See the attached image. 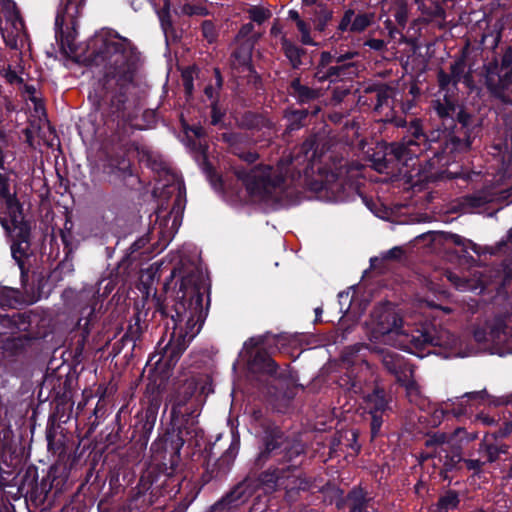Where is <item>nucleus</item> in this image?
I'll use <instances>...</instances> for the list:
<instances>
[{"label":"nucleus","instance_id":"obj_3","mask_svg":"<svg viewBox=\"0 0 512 512\" xmlns=\"http://www.w3.org/2000/svg\"><path fill=\"white\" fill-rule=\"evenodd\" d=\"M100 53L106 62V78L114 79L121 87L133 81L139 62V53L130 40L120 36L107 39Z\"/></svg>","mask_w":512,"mask_h":512},{"label":"nucleus","instance_id":"obj_31","mask_svg":"<svg viewBox=\"0 0 512 512\" xmlns=\"http://www.w3.org/2000/svg\"><path fill=\"white\" fill-rule=\"evenodd\" d=\"M28 248V242L22 241L19 243H14L11 247L13 258L20 264L22 258L26 254V249Z\"/></svg>","mask_w":512,"mask_h":512},{"label":"nucleus","instance_id":"obj_64","mask_svg":"<svg viewBox=\"0 0 512 512\" xmlns=\"http://www.w3.org/2000/svg\"><path fill=\"white\" fill-rule=\"evenodd\" d=\"M0 221H1L2 226H3L4 228H6V229H8V228H9V225H8L7 220H5V219H1V218H0Z\"/></svg>","mask_w":512,"mask_h":512},{"label":"nucleus","instance_id":"obj_13","mask_svg":"<svg viewBox=\"0 0 512 512\" xmlns=\"http://www.w3.org/2000/svg\"><path fill=\"white\" fill-rule=\"evenodd\" d=\"M350 512H375L371 499H367L361 490H354L348 495Z\"/></svg>","mask_w":512,"mask_h":512},{"label":"nucleus","instance_id":"obj_26","mask_svg":"<svg viewBox=\"0 0 512 512\" xmlns=\"http://www.w3.org/2000/svg\"><path fill=\"white\" fill-rule=\"evenodd\" d=\"M448 280L454 284V286L461 291H468V290H474L476 289V286L467 279H462L458 275L449 273L447 275Z\"/></svg>","mask_w":512,"mask_h":512},{"label":"nucleus","instance_id":"obj_55","mask_svg":"<svg viewBox=\"0 0 512 512\" xmlns=\"http://www.w3.org/2000/svg\"><path fill=\"white\" fill-rule=\"evenodd\" d=\"M452 412L455 416H461L465 413V408L462 406V404L459 405L457 408H453Z\"/></svg>","mask_w":512,"mask_h":512},{"label":"nucleus","instance_id":"obj_47","mask_svg":"<svg viewBox=\"0 0 512 512\" xmlns=\"http://www.w3.org/2000/svg\"><path fill=\"white\" fill-rule=\"evenodd\" d=\"M356 55V52H347L345 54L336 55L335 64H346V61L353 59Z\"/></svg>","mask_w":512,"mask_h":512},{"label":"nucleus","instance_id":"obj_62","mask_svg":"<svg viewBox=\"0 0 512 512\" xmlns=\"http://www.w3.org/2000/svg\"><path fill=\"white\" fill-rule=\"evenodd\" d=\"M232 138H234L233 135H227V134H223V139L227 142H230L232 140Z\"/></svg>","mask_w":512,"mask_h":512},{"label":"nucleus","instance_id":"obj_8","mask_svg":"<svg viewBox=\"0 0 512 512\" xmlns=\"http://www.w3.org/2000/svg\"><path fill=\"white\" fill-rule=\"evenodd\" d=\"M486 86L492 94L502 97L503 93L511 84L512 76L505 75L503 70L499 68L497 61L489 63L485 68Z\"/></svg>","mask_w":512,"mask_h":512},{"label":"nucleus","instance_id":"obj_28","mask_svg":"<svg viewBox=\"0 0 512 512\" xmlns=\"http://www.w3.org/2000/svg\"><path fill=\"white\" fill-rule=\"evenodd\" d=\"M236 455H237V449L232 444L227 449V451L219 458L218 465L219 466L226 465V467L229 468L230 465L233 463L234 459L236 458Z\"/></svg>","mask_w":512,"mask_h":512},{"label":"nucleus","instance_id":"obj_39","mask_svg":"<svg viewBox=\"0 0 512 512\" xmlns=\"http://www.w3.org/2000/svg\"><path fill=\"white\" fill-rule=\"evenodd\" d=\"M464 463L469 470L480 472L485 461L482 459H465Z\"/></svg>","mask_w":512,"mask_h":512},{"label":"nucleus","instance_id":"obj_15","mask_svg":"<svg viewBox=\"0 0 512 512\" xmlns=\"http://www.w3.org/2000/svg\"><path fill=\"white\" fill-rule=\"evenodd\" d=\"M433 107L437 115L443 120L448 118L452 119L456 112L455 104L448 98L447 95H444L442 100L438 99L434 101Z\"/></svg>","mask_w":512,"mask_h":512},{"label":"nucleus","instance_id":"obj_10","mask_svg":"<svg viewBox=\"0 0 512 512\" xmlns=\"http://www.w3.org/2000/svg\"><path fill=\"white\" fill-rule=\"evenodd\" d=\"M85 0H61L55 23L57 26L71 24L74 26L76 19L81 14Z\"/></svg>","mask_w":512,"mask_h":512},{"label":"nucleus","instance_id":"obj_38","mask_svg":"<svg viewBox=\"0 0 512 512\" xmlns=\"http://www.w3.org/2000/svg\"><path fill=\"white\" fill-rule=\"evenodd\" d=\"M438 83L441 89H447L453 83L452 74H447L443 70L438 73Z\"/></svg>","mask_w":512,"mask_h":512},{"label":"nucleus","instance_id":"obj_46","mask_svg":"<svg viewBox=\"0 0 512 512\" xmlns=\"http://www.w3.org/2000/svg\"><path fill=\"white\" fill-rule=\"evenodd\" d=\"M402 255H403L402 248L394 247L385 253L384 258L385 259H399Z\"/></svg>","mask_w":512,"mask_h":512},{"label":"nucleus","instance_id":"obj_35","mask_svg":"<svg viewBox=\"0 0 512 512\" xmlns=\"http://www.w3.org/2000/svg\"><path fill=\"white\" fill-rule=\"evenodd\" d=\"M372 421H371V434L374 438L380 431L383 420L379 413H371Z\"/></svg>","mask_w":512,"mask_h":512},{"label":"nucleus","instance_id":"obj_44","mask_svg":"<svg viewBox=\"0 0 512 512\" xmlns=\"http://www.w3.org/2000/svg\"><path fill=\"white\" fill-rule=\"evenodd\" d=\"M365 46H368L369 48L375 50V51H381L385 47V42L382 39H369L364 43Z\"/></svg>","mask_w":512,"mask_h":512},{"label":"nucleus","instance_id":"obj_27","mask_svg":"<svg viewBox=\"0 0 512 512\" xmlns=\"http://www.w3.org/2000/svg\"><path fill=\"white\" fill-rule=\"evenodd\" d=\"M353 65L351 63L349 64H343V65H339V64H336L335 66H327L326 67V71L329 75V81H334L336 80L338 77H340L341 75L344 74V71L350 67H352Z\"/></svg>","mask_w":512,"mask_h":512},{"label":"nucleus","instance_id":"obj_6","mask_svg":"<svg viewBox=\"0 0 512 512\" xmlns=\"http://www.w3.org/2000/svg\"><path fill=\"white\" fill-rule=\"evenodd\" d=\"M9 158H12V155L4 152L2 146H0V169L4 171V173H0V196L5 201L6 208L11 217V223L15 226L22 221V216L20 205L14 195L11 194L9 188V177L7 173L10 170Z\"/></svg>","mask_w":512,"mask_h":512},{"label":"nucleus","instance_id":"obj_16","mask_svg":"<svg viewBox=\"0 0 512 512\" xmlns=\"http://www.w3.org/2000/svg\"><path fill=\"white\" fill-rule=\"evenodd\" d=\"M292 89L294 95L301 102H308L320 96L319 90L312 89L308 86L302 85L299 80H294L292 82Z\"/></svg>","mask_w":512,"mask_h":512},{"label":"nucleus","instance_id":"obj_49","mask_svg":"<svg viewBox=\"0 0 512 512\" xmlns=\"http://www.w3.org/2000/svg\"><path fill=\"white\" fill-rule=\"evenodd\" d=\"M182 77H183V81H184V86H185L186 92L188 94H191L192 90H193V83H192L191 73L186 71V72L183 73Z\"/></svg>","mask_w":512,"mask_h":512},{"label":"nucleus","instance_id":"obj_34","mask_svg":"<svg viewBox=\"0 0 512 512\" xmlns=\"http://www.w3.org/2000/svg\"><path fill=\"white\" fill-rule=\"evenodd\" d=\"M285 456L288 460H291L293 457L300 455L303 452V446L300 443H294L290 447L285 446Z\"/></svg>","mask_w":512,"mask_h":512},{"label":"nucleus","instance_id":"obj_21","mask_svg":"<svg viewBox=\"0 0 512 512\" xmlns=\"http://www.w3.org/2000/svg\"><path fill=\"white\" fill-rule=\"evenodd\" d=\"M470 145L469 139L462 140L454 135H449V138L446 140L445 150H449V152L465 151L469 149Z\"/></svg>","mask_w":512,"mask_h":512},{"label":"nucleus","instance_id":"obj_18","mask_svg":"<svg viewBox=\"0 0 512 512\" xmlns=\"http://www.w3.org/2000/svg\"><path fill=\"white\" fill-rule=\"evenodd\" d=\"M378 353L381 356V360L385 368L391 373H397L402 364L399 355L385 351H379Z\"/></svg>","mask_w":512,"mask_h":512},{"label":"nucleus","instance_id":"obj_40","mask_svg":"<svg viewBox=\"0 0 512 512\" xmlns=\"http://www.w3.org/2000/svg\"><path fill=\"white\" fill-rule=\"evenodd\" d=\"M211 108V124L217 125L222 121L223 113L219 110L216 102L212 103Z\"/></svg>","mask_w":512,"mask_h":512},{"label":"nucleus","instance_id":"obj_11","mask_svg":"<svg viewBox=\"0 0 512 512\" xmlns=\"http://www.w3.org/2000/svg\"><path fill=\"white\" fill-rule=\"evenodd\" d=\"M285 443L283 433L275 426L268 427L264 438V449L259 453V461L265 462L273 453Z\"/></svg>","mask_w":512,"mask_h":512},{"label":"nucleus","instance_id":"obj_59","mask_svg":"<svg viewBox=\"0 0 512 512\" xmlns=\"http://www.w3.org/2000/svg\"><path fill=\"white\" fill-rule=\"evenodd\" d=\"M407 390L409 393L413 392V391H417V388H416V385L414 382H410L408 385H407Z\"/></svg>","mask_w":512,"mask_h":512},{"label":"nucleus","instance_id":"obj_5","mask_svg":"<svg viewBox=\"0 0 512 512\" xmlns=\"http://www.w3.org/2000/svg\"><path fill=\"white\" fill-rule=\"evenodd\" d=\"M235 173L252 192L270 193L271 189L280 187L284 182L283 174L270 166H259L249 172L238 169Z\"/></svg>","mask_w":512,"mask_h":512},{"label":"nucleus","instance_id":"obj_52","mask_svg":"<svg viewBox=\"0 0 512 512\" xmlns=\"http://www.w3.org/2000/svg\"><path fill=\"white\" fill-rule=\"evenodd\" d=\"M457 118L459 123L462 124V128H465L469 124L470 116L467 113L460 111L457 114Z\"/></svg>","mask_w":512,"mask_h":512},{"label":"nucleus","instance_id":"obj_61","mask_svg":"<svg viewBox=\"0 0 512 512\" xmlns=\"http://www.w3.org/2000/svg\"><path fill=\"white\" fill-rule=\"evenodd\" d=\"M299 489H306L307 488V483L303 480L300 481V484L298 486Z\"/></svg>","mask_w":512,"mask_h":512},{"label":"nucleus","instance_id":"obj_36","mask_svg":"<svg viewBox=\"0 0 512 512\" xmlns=\"http://www.w3.org/2000/svg\"><path fill=\"white\" fill-rule=\"evenodd\" d=\"M419 302H420L421 308L427 307V308L438 309V310H442L446 314H450L453 311L452 308H450V307L437 305L433 301H429L427 299H421Z\"/></svg>","mask_w":512,"mask_h":512},{"label":"nucleus","instance_id":"obj_9","mask_svg":"<svg viewBox=\"0 0 512 512\" xmlns=\"http://www.w3.org/2000/svg\"><path fill=\"white\" fill-rule=\"evenodd\" d=\"M373 20V13L355 14L353 9H348L345 11L339 22L338 30L341 32L350 31L353 33H360L368 28L372 24Z\"/></svg>","mask_w":512,"mask_h":512},{"label":"nucleus","instance_id":"obj_22","mask_svg":"<svg viewBox=\"0 0 512 512\" xmlns=\"http://www.w3.org/2000/svg\"><path fill=\"white\" fill-rule=\"evenodd\" d=\"M501 39V25L495 24L489 33L482 36V43L490 48L497 47Z\"/></svg>","mask_w":512,"mask_h":512},{"label":"nucleus","instance_id":"obj_50","mask_svg":"<svg viewBox=\"0 0 512 512\" xmlns=\"http://www.w3.org/2000/svg\"><path fill=\"white\" fill-rule=\"evenodd\" d=\"M314 77L319 81V82H324V81H327L329 80V75L326 71V68H323L321 67L320 65H318L317 67V71L315 72V75Z\"/></svg>","mask_w":512,"mask_h":512},{"label":"nucleus","instance_id":"obj_32","mask_svg":"<svg viewBox=\"0 0 512 512\" xmlns=\"http://www.w3.org/2000/svg\"><path fill=\"white\" fill-rule=\"evenodd\" d=\"M368 401H369V403L374 402V408L371 409L370 413L382 412V411H384V409L386 407V402H385L384 398L382 396H380L378 392L369 396Z\"/></svg>","mask_w":512,"mask_h":512},{"label":"nucleus","instance_id":"obj_60","mask_svg":"<svg viewBox=\"0 0 512 512\" xmlns=\"http://www.w3.org/2000/svg\"><path fill=\"white\" fill-rule=\"evenodd\" d=\"M26 91L27 93H29L30 95H33L36 91V89L33 87V86H27L26 87Z\"/></svg>","mask_w":512,"mask_h":512},{"label":"nucleus","instance_id":"obj_14","mask_svg":"<svg viewBox=\"0 0 512 512\" xmlns=\"http://www.w3.org/2000/svg\"><path fill=\"white\" fill-rule=\"evenodd\" d=\"M466 62L464 57H460L456 59L450 67V72L452 74L453 85H456L458 82L463 81L467 87H472L473 80L470 72H466Z\"/></svg>","mask_w":512,"mask_h":512},{"label":"nucleus","instance_id":"obj_58","mask_svg":"<svg viewBox=\"0 0 512 512\" xmlns=\"http://www.w3.org/2000/svg\"><path fill=\"white\" fill-rule=\"evenodd\" d=\"M445 439L446 437L444 434L434 436V441L440 444H443L445 442Z\"/></svg>","mask_w":512,"mask_h":512},{"label":"nucleus","instance_id":"obj_24","mask_svg":"<svg viewBox=\"0 0 512 512\" xmlns=\"http://www.w3.org/2000/svg\"><path fill=\"white\" fill-rule=\"evenodd\" d=\"M181 12L182 14L187 16H207L209 14L207 7L200 3H185L181 7Z\"/></svg>","mask_w":512,"mask_h":512},{"label":"nucleus","instance_id":"obj_48","mask_svg":"<svg viewBox=\"0 0 512 512\" xmlns=\"http://www.w3.org/2000/svg\"><path fill=\"white\" fill-rule=\"evenodd\" d=\"M63 298L67 301L72 298H77L79 300H82L84 298V292H76L72 289H66L63 292Z\"/></svg>","mask_w":512,"mask_h":512},{"label":"nucleus","instance_id":"obj_2","mask_svg":"<svg viewBox=\"0 0 512 512\" xmlns=\"http://www.w3.org/2000/svg\"><path fill=\"white\" fill-rule=\"evenodd\" d=\"M180 290L183 291L182 300L175 304V314L172 315L174 330L163 348L162 359L168 365L178 361L191 340L200 332L207 316L203 293L196 283H192L191 277L182 279Z\"/></svg>","mask_w":512,"mask_h":512},{"label":"nucleus","instance_id":"obj_17","mask_svg":"<svg viewBox=\"0 0 512 512\" xmlns=\"http://www.w3.org/2000/svg\"><path fill=\"white\" fill-rule=\"evenodd\" d=\"M459 504L458 496L455 492L449 491L441 496L436 504L437 512H449L455 509Z\"/></svg>","mask_w":512,"mask_h":512},{"label":"nucleus","instance_id":"obj_20","mask_svg":"<svg viewBox=\"0 0 512 512\" xmlns=\"http://www.w3.org/2000/svg\"><path fill=\"white\" fill-rule=\"evenodd\" d=\"M247 13L249 18L257 24H262L271 17L270 10L262 6H251L248 8Z\"/></svg>","mask_w":512,"mask_h":512},{"label":"nucleus","instance_id":"obj_33","mask_svg":"<svg viewBox=\"0 0 512 512\" xmlns=\"http://www.w3.org/2000/svg\"><path fill=\"white\" fill-rule=\"evenodd\" d=\"M297 27L301 33V41L305 45H312L313 41L310 37V30L308 25L304 21H299L297 23Z\"/></svg>","mask_w":512,"mask_h":512},{"label":"nucleus","instance_id":"obj_29","mask_svg":"<svg viewBox=\"0 0 512 512\" xmlns=\"http://www.w3.org/2000/svg\"><path fill=\"white\" fill-rule=\"evenodd\" d=\"M499 68H501L505 75L512 76V50L507 49L501 58V63H499Z\"/></svg>","mask_w":512,"mask_h":512},{"label":"nucleus","instance_id":"obj_23","mask_svg":"<svg viewBox=\"0 0 512 512\" xmlns=\"http://www.w3.org/2000/svg\"><path fill=\"white\" fill-rule=\"evenodd\" d=\"M394 17L398 25L404 27L408 21V5L405 0L395 1Z\"/></svg>","mask_w":512,"mask_h":512},{"label":"nucleus","instance_id":"obj_63","mask_svg":"<svg viewBox=\"0 0 512 512\" xmlns=\"http://www.w3.org/2000/svg\"><path fill=\"white\" fill-rule=\"evenodd\" d=\"M465 396L469 397V398H475L478 396V393L477 392H470V393H466Z\"/></svg>","mask_w":512,"mask_h":512},{"label":"nucleus","instance_id":"obj_56","mask_svg":"<svg viewBox=\"0 0 512 512\" xmlns=\"http://www.w3.org/2000/svg\"><path fill=\"white\" fill-rule=\"evenodd\" d=\"M289 17H290L292 20L296 21V24H297V23H299V21H302V20L300 19V17H299L298 12H297V11H294V10L289 11Z\"/></svg>","mask_w":512,"mask_h":512},{"label":"nucleus","instance_id":"obj_54","mask_svg":"<svg viewBox=\"0 0 512 512\" xmlns=\"http://www.w3.org/2000/svg\"><path fill=\"white\" fill-rule=\"evenodd\" d=\"M505 114L510 117V121L512 122V101H506L504 103V108H503Z\"/></svg>","mask_w":512,"mask_h":512},{"label":"nucleus","instance_id":"obj_19","mask_svg":"<svg viewBox=\"0 0 512 512\" xmlns=\"http://www.w3.org/2000/svg\"><path fill=\"white\" fill-rule=\"evenodd\" d=\"M479 453L485 463H491L497 460L500 451L494 444L482 442L479 446Z\"/></svg>","mask_w":512,"mask_h":512},{"label":"nucleus","instance_id":"obj_37","mask_svg":"<svg viewBox=\"0 0 512 512\" xmlns=\"http://www.w3.org/2000/svg\"><path fill=\"white\" fill-rule=\"evenodd\" d=\"M466 200H467V203L472 207H481L489 201V199L483 195L469 196V197H467Z\"/></svg>","mask_w":512,"mask_h":512},{"label":"nucleus","instance_id":"obj_25","mask_svg":"<svg viewBox=\"0 0 512 512\" xmlns=\"http://www.w3.org/2000/svg\"><path fill=\"white\" fill-rule=\"evenodd\" d=\"M283 49L293 67H298L301 63V50L287 41L283 42Z\"/></svg>","mask_w":512,"mask_h":512},{"label":"nucleus","instance_id":"obj_1","mask_svg":"<svg viewBox=\"0 0 512 512\" xmlns=\"http://www.w3.org/2000/svg\"><path fill=\"white\" fill-rule=\"evenodd\" d=\"M372 341H383L399 348L422 350L427 347H443L452 349L457 344V338L443 327L434 324H423L411 334L403 330L402 318L394 308L382 305L374 308L369 322Z\"/></svg>","mask_w":512,"mask_h":512},{"label":"nucleus","instance_id":"obj_57","mask_svg":"<svg viewBox=\"0 0 512 512\" xmlns=\"http://www.w3.org/2000/svg\"><path fill=\"white\" fill-rule=\"evenodd\" d=\"M205 94L209 99H212L214 97V88L212 86H207L205 88Z\"/></svg>","mask_w":512,"mask_h":512},{"label":"nucleus","instance_id":"obj_41","mask_svg":"<svg viewBox=\"0 0 512 512\" xmlns=\"http://www.w3.org/2000/svg\"><path fill=\"white\" fill-rule=\"evenodd\" d=\"M168 8H169V1H166L165 9H163V11L159 14L161 24H162V27L164 30H166L168 27H171V21H170Z\"/></svg>","mask_w":512,"mask_h":512},{"label":"nucleus","instance_id":"obj_53","mask_svg":"<svg viewBox=\"0 0 512 512\" xmlns=\"http://www.w3.org/2000/svg\"><path fill=\"white\" fill-rule=\"evenodd\" d=\"M253 29H254V26L252 23H247V24L243 25L241 27V29L239 30V36L245 37L248 34H250Z\"/></svg>","mask_w":512,"mask_h":512},{"label":"nucleus","instance_id":"obj_30","mask_svg":"<svg viewBox=\"0 0 512 512\" xmlns=\"http://www.w3.org/2000/svg\"><path fill=\"white\" fill-rule=\"evenodd\" d=\"M202 34L208 42L212 43L217 37L215 25L211 21H204L202 23Z\"/></svg>","mask_w":512,"mask_h":512},{"label":"nucleus","instance_id":"obj_43","mask_svg":"<svg viewBox=\"0 0 512 512\" xmlns=\"http://www.w3.org/2000/svg\"><path fill=\"white\" fill-rule=\"evenodd\" d=\"M336 55H332L330 52H322L320 56L319 64L321 67L326 68L332 63H335Z\"/></svg>","mask_w":512,"mask_h":512},{"label":"nucleus","instance_id":"obj_4","mask_svg":"<svg viewBox=\"0 0 512 512\" xmlns=\"http://www.w3.org/2000/svg\"><path fill=\"white\" fill-rule=\"evenodd\" d=\"M408 132L410 135L403 137L401 142L393 143L390 146L391 153L404 165H408V161L419 157L428 149L427 139L422 131L420 120L414 119L411 121Z\"/></svg>","mask_w":512,"mask_h":512},{"label":"nucleus","instance_id":"obj_51","mask_svg":"<svg viewBox=\"0 0 512 512\" xmlns=\"http://www.w3.org/2000/svg\"><path fill=\"white\" fill-rule=\"evenodd\" d=\"M233 153L238 155L241 159L245 160L248 163H253L258 158V155L254 152H246V153L240 154V153L236 152L235 150H233Z\"/></svg>","mask_w":512,"mask_h":512},{"label":"nucleus","instance_id":"obj_7","mask_svg":"<svg viewBox=\"0 0 512 512\" xmlns=\"http://www.w3.org/2000/svg\"><path fill=\"white\" fill-rule=\"evenodd\" d=\"M512 336V328L509 327L508 321L505 318H495L486 325L484 331L477 329L474 332V337L478 342H493L501 344L507 341Z\"/></svg>","mask_w":512,"mask_h":512},{"label":"nucleus","instance_id":"obj_45","mask_svg":"<svg viewBox=\"0 0 512 512\" xmlns=\"http://www.w3.org/2000/svg\"><path fill=\"white\" fill-rule=\"evenodd\" d=\"M447 240L451 241L453 244L457 245V246H462V247H465L466 244H470L471 242L466 240L465 238H463L462 236L458 235V234H448Z\"/></svg>","mask_w":512,"mask_h":512},{"label":"nucleus","instance_id":"obj_42","mask_svg":"<svg viewBox=\"0 0 512 512\" xmlns=\"http://www.w3.org/2000/svg\"><path fill=\"white\" fill-rule=\"evenodd\" d=\"M184 131L188 133H192L196 138H202L205 136V130L202 126L196 125V126H188L184 125Z\"/></svg>","mask_w":512,"mask_h":512},{"label":"nucleus","instance_id":"obj_12","mask_svg":"<svg viewBox=\"0 0 512 512\" xmlns=\"http://www.w3.org/2000/svg\"><path fill=\"white\" fill-rule=\"evenodd\" d=\"M249 368L254 373L274 374L277 370V364L271 356L265 351H257L249 362Z\"/></svg>","mask_w":512,"mask_h":512}]
</instances>
